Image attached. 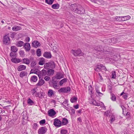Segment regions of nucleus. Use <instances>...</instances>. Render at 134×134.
Listing matches in <instances>:
<instances>
[{"mask_svg":"<svg viewBox=\"0 0 134 134\" xmlns=\"http://www.w3.org/2000/svg\"><path fill=\"white\" fill-rule=\"evenodd\" d=\"M15 53V52H11L10 54V56L12 57H16V54Z\"/></svg>","mask_w":134,"mask_h":134,"instance_id":"obj_48","label":"nucleus"},{"mask_svg":"<svg viewBox=\"0 0 134 134\" xmlns=\"http://www.w3.org/2000/svg\"><path fill=\"white\" fill-rule=\"evenodd\" d=\"M47 74V72L45 70H43L41 71H39L38 73V76L40 78L41 77L43 76L46 75Z\"/></svg>","mask_w":134,"mask_h":134,"instance_id":"obj_10","label":"nucleus"},{"mask_svg":"<svg viewBox=\"0 0 134 134\" xmlns=\"http://www.w3.org/2000/svg\"><path fill=\"white\" fill-rule=\"evenodd\" d=\"M40 43L37 41H34L32 43V45L33 47L37 48L40 46Z\"/></svg>","mask_w":134,"mask_h":134,"instance_id":"obj_12","label":"nucleus"},{"mask_svg":"<svg viewBox=\"0 0 134 134\" xmlns=\"http://www.w3.org/2000/svg\"><path fill=\"white\" fill-rule=\"evenodd\" d=\"M11 60L12 62L15 63H19L21 62V60L20 59L16 58H12Z\"/></svg>","mask_w":134,"mask_h":134,"instance_id":"obj_14","label":"nucleus"},{"mask_svg":"<svg viewBox=\"0 0 134 134\" xmlns=\"http://www.w3.org/2000/svg\"><path fill=\"white\" fill-rule=\"evenodd\" d=\"M38 127V125L36 123H34L33 125V129L36 130Z\"/></svg>","mask_w":134,"mask_h":134,"instance_id":"obj_49","label":"nucleus"},{"mask_svg":"<svg viewBox=\"0 0 134 134\" xmlns=\"http://www.w3.org/2000/svg\"><path fill=\"white\" fill-rule=\"evenodd\" d=\"M54 0H45L46 3L49 5H51L53 3Z\"/></svg>","mask_w":134,"mask_h":134,"instance_id":"obj_37","label":"nucleus"},{"mask_svg":"<svg viewBox=\"0 0 134 134\" xmlns=\"http://www.w3.org/2000/svg\"><path fill=\"white\" fill-rule=\"evenodd\" d=\"M9 34L5 35L3 37V42L4 44H7L10 42Z\"/></svg>","mask_w":134,"mask_h":134,"instance_id":"obj_4","label":"nucleus"},{"mask_svg":"<svg viewBox=\"0 0 134 134\" xmlns=\"http://www.w3.org/2000/svg\"><path fill=\"white\" fill-rule=\"evenodd\" d=\"M27 75V72L26 71H22L20 74L19 76L21 77H23L26 76Z\"/></svg>","mask_w":134,"mask_h":134,"instance_id":"obj_23","label":"nucleus"},{"mask_svg":"<svg viewBox=\"0 0 134 134\" xmlns=\"http://www.w3.org/2000/svg\"><path fill=\"white\" fill-rule=\"evenodd\" d=\"M91 103H92L94 105L97 106H99L100 103L97 102L94 99H92V100Z\"/></svg>","mask_w":134,"mask_h":134,"instance_id":"obj_24","label":"nucleus"},{"mask_svg":"<svg viewBox=\"0 0 134 134\" xmlns=\"http://www.w3.org/2000/svg\"><path fill=\"white\" fill-rule=\"evenodd\" d=\"M97 93V94L98 95H99V96H102V95H103V93H101L100 92H98Z\"/></svg>","mask_w":134,"mask_h":134,"instance_id":"obj_63","label":"nucleus"},{"mask_svg":"<svg viewBox=\"0 0 134 134\" xmlns=\"http://www.w3.org/2000/svg\"><path fill=\"white\" fill-rule=\"evenodd\" d=\"M11 50L12 52H16L18 51V48L15 46H12L11 47Z\"/></svg>","mask_w":134,"mask_h":134,"instance_id":"obj_29","label":"nucleus"},{"mask_svg":"<svg viewBox=\"0 0 134 134\" xmlns=\"http://www.w3.org/2000/svg\"><path fill=\"white\" fill-rule=\"evenodd\" d=\"M24 43L23 41H19L17 43L16 45L18 47H20L22 46Z\"/></svg>","mask_w":134,"mask_h":134,"instance_id":"obj_33","label":"nucleus"},{"mask_svg":"<svg viewBox=\"0 0 134 134\" xmlns=\"http://www.w3.org/2000/svg\"><path fill=\"white\" fill-rule=\"evenodd\" d=\"M123 97L125 99H126L127 98V95L125 93V94L123 95Z\"/></svg>","mask_w":134,"mask_h":134,"instance_id":"obj_60","label":"nucleus"},{"mask_svg":"<svg viewBox=\"0 0 134 134\" xmlns=\"http://www.w3.org/2000/svg\"><path fill=\"white\" fill-rule=\"evenodd\" d=\"M97 66H99L101 68V70H102L105 71L106 70V69L105 67L103 65L100 64L99 65H98Z\"/></svg>","mask_w":134,"mask_h":134,"instance_id":"obj_41","label":"nucleus"},{"mask_svg":"<svg viewBox=\"0 0 134 134\" xmlns=\"http://www.w3.org/2000/svg\"><path fill=\"white\" fill-rule=\"evenodd\" d=\"M23 63L29 64L30 63L29 60L27 58H24L23 59Z\"/></svg>","mask_w":134,"mask_h":134,"instance_id":"obj_32","label":"nucleus"},{"mask_svg":"<svg viewBox=\"0 0 134 134\" xmlns=\"http://www.w3.org/2000/svg\"><path fill=\"white\" fill-rule=\"evenodd\" d=\"M58 49L56 47H54L53 48V50L54 52H56L58 51Z\"/></svg>","mask_w":134,"mask_h":134,"instance_id":"obj_58","label":"nucleus"},{"mask_svg":"<svg viewBox=\"0 0 134 134\" xmlns=\"http://www.w3.org/2000/svg\"><path fill=\"white\" fill-rule=\"evenodd\" d=\"M30 38L29 37H27L25 39V41L26 42H29V41Z\"/></svg>","mask_w":134,"mask_h":134,"instance_id":"obj_59","label":"nucleus"},{"mask_svg":"<svg viewBox=\"0 0 134 134\" xmlns=\"http://www.w3.org/2000/svg\"><path fill=\"white\" fill-rule=\"evenodd\" d=\"M46 121L45 119H43L41 120L39 122L40 125L43 124L45 123Z\"/></svg>","mask_w":134,"mask_h":134,"instance_id":"obj_52","label":"nucleus"},{"mask_svg":"<svg viewBox=\"0 0 134 134\" xmlns=\"http://www.w3.org/2000/svg\"><path fill=\"white\" fill-rule=\"evenodd\" d=\"M54 73V71L52 69H50L47 71V75H53Z\"/></svg>","mask_w":134,"mask_h":134,"instance_id":"obj_22","label":"nucleus"},{"mask_svg":"<svg viewBox=\"0 0 134 134\" xmlns=\"http://www.w3.org/2000/svg\"><path fill=\"white\" fill-rule=\"evenodd\" d=\"M95 70L97 72L101 70V68L100 67H97L95 69Z\"/></svg>","mask_w":134,"mask_h":134,"instance_id":"obj_57","label":"nucleus"},{"mask_svg":"<svg viewBox=\"0 0 134 134\" xmlns=\"http://www.w3.org/2000/svg\"><path fill=\"white\" fill-rule=\"evenodd\" d=\"M48 93L49 96H51L53 94V90L51 89H49L48 91Z\"/></svg>","mask_w":134,"mask_h":134,"instance_id":"obj_39","label":"nucleus"},{"mask_svg":"<svg viewBox=\"0 0 134 134\" xmlns=\"http://www.w3.org/2000/svg\"><path fill=\"white\" fill-rule=\"evenodd\" d=\"M31 80L32 81L35 82L37 81V76H34L31 77Z\"/></svg>","mask_w":134,"mask_h":134,"instance_id":"obj_35","label":"nucleus"},{"mask_svg":"<svg viewBox=\"0 0 134 134\" xmlns=\"http://www.w3.org/2000/svg\"><path fill=\"white\" fill-rule=\"evenodd\" d=\"M47 130V128L45 126H42L38 130V134H44Z\"/></svg>","mask_w":134,"mask_h":134,"instance_id":"obj_7","label":"nucleus"},{"mask_svg":"<svg viewBox=\"0 0 134 134\" xmlns=\"http://www.w3.org/2000/svg\"><path fill=\"white\" fill-rule=\"evenodd\" d=\"M52 86H51L54 88L58 89L59 88V86L57 85V82H51Z\"/></svg>","mask_w":134,"mask_h":134,"instance_id":"obj_20","label":"nucleus"},{"mask_svg":"<svg viewBox=\"0 0 134 134\" xmlns=\"http://www.w3.org/2000/svg\"><path fill=\"white\" fill-rule=\"evenodd\" d=\"M120 106L122 110L123 114L124 115H125L127 116V117H129L130 116V113L129 112H127L126 113V108L122 105H121Z\"/></svg>","mask_w":134,"mask_h":134,"instance_id":"obj_8","label":"nucleus"},{"mask_svg":"<svg viewBox=\"0 0 134 134\" xmlns=\"http://www.w3.org/2000/svg\"><path fill=\"white\" fill-rule=\"evenodd\" d=\"M115 119V116L113 115H112L110 117V120L111 122L114 121Z\"/></svg>","mask_w":134,"mask_h":134,"instance_id":"obj_44","label":"nucleus"},{"mask_svg":"<svg viewBox=\"0 0 134 134\" xmlns=\"http://www.w3.org/2000/svg\"><path fill=\"white\" fill-rule=\"evenodd\" d=\"M70 90V88L69 87H63L60 89L58 91L59 93H67L69 92Z\"/></svg>","mask_w":134,"mask_h":134,"instance_id":"obj_6","label":"nucleus"},{"mask_svg":"<svg viewBox=\"0 0 134 134\" xmlns=\"http://www.w3.org/2000/svg\"><path fill=\"white\" fill-rule=\"evenodd\" d=\"M24 47L26 51H29L30 49V45L29 43H25L24 45Z\"/></svg>","mask_w":134,"mask_h":134,"instance_id":"obj_13","label":"nucleus"},{"mask_svg":"<svg viewBox=\"0 0 134 134\" xmlns=\"http://www.w3.org/2000/svg\"><path fill=\"white\" fill-rule=\"evenodd\" d=\"M71 10L74 13L79 14H82L84 13L85 10L83 8H79L76 4H71Z\"/></svg>","mask_w":134,"mask_h":134,"instance_id":"obj_1","label":"nucleus"},{"mask_svg":"<svg viewBox=\"0 0 134 134\" xmlns=\"http://www.w3.org/2000/svg\"><path fill=\"white\" fill-rule=\"evenodd\" d=\"M21 29L20 26H15L12 28V30L13 31H16L19 30Z\"/></svg>","mask_w":134,"mask_h":134,"instance_id":"obj_21","label":"nucleus"},{"mask_svg":"<svg viewBox=\"0 0 134 134\" xmlns=\"http://www.w3.org/2000/svg\"><path fill=\"white\" fill-rule=\"evenodd\" d=\"M110 111L108 110L107 111L104 112V115L107 116H109L110 115L109 114H110Z\"/></svg>","mask_w":134,"mask_h":134,"instance_id":"obj_50","label":"nucleus"},{"mask_svg":"<svg viewBox=\"0 0 134 134\" xmlns=\"http://www.w3.org/2000/svg\"><path fill=\"white\" fill-rule=\"evenodd\" d=\"M27 103L28 104L31 105L34 103V102L30 98H29L28 99Z\"/></svg>","mask_w":134,"mask_h":134,"instance_id":"obj_42","label":"nucleus"},{"mask_svg":"<svg viewBox=\"0 0 134 134\" xmlns=\"http://www.w3.org/2000/svg\"><path fill=\"white\" fill-rule=\"evenodd\" d=\"M44 82L45 81L43 79L39 80L38 83L36 84V85L37 86H41L44 84Z\"/></svg>","mask_w":134,"mask_h":134,"instance_id":"obj_19","label":"nucleus"},{"mask_svg":"<svg viewBox=\"0 0 134 134\" xmlns=\"http://www.w3.org/2000/svg\"><path fill=\"white\" fill-rule=\"evenodd\" d=\"M39 70L37 69H31L30 71V73H34L38 75Z\"/></svg>","mask_w":134,"mask_h":134,"instance_id":"obj_26","label":"nucleus"},{"mask_svg":"<svg viewBox=\"0 0 134 134\" xmlns=\"http://www.w3.org/2000/svg\"><path fill=\"white\" fill-rule=\"evenodd\" d=\"M74 107L76 109H77L79 108V105L78 104H77L76 105H74Z\"/></svg>","mask_w":134,"mask_h":134,"instance_id":"obj_61","label":"nucleus"},{"mask_svg":"<svg viewBox=\"0 0 134 134\" xmlns=\"http://www.w3.org/2000/svg\"><path fill=\"white\" fill-rule=\"evenodd\" d=\"M111 42L114 43H115L117 42L118 40L117 39L115 38H112L111 40Z\"/></svg>","mask_w":134,"mask_h":134,"instance_id":"obj_43","label":"nucleus"},{"mask_svg":"<svg viewBox=\"0 0 134 134\" xmlns=\"http://www.w3.org/2000/svg\"><path fill=\"white\" fill-rule=\"evenodd\" d=\"M112 78L115 79L116 77V75L115 72L114 71H113L112 72Z\"/></svg>","mask_w":134,"mask_h":134,"instance_id":"obj_46","label":"nucleus"},{"mask_svg":"<svg viewBox=\"0 0 134 134\" xmlns=\"http://www.w3.org/2000/svg\"><path fill=\"white\" fill-rule=\"evenodd\" d=\"M19 53L21 56L23 57L24 56V52L23 51H20Z\"/></svg>","mask_w":134,"mask_h":134,"instance_id":"obj_47","label":"nucleus"},{"mask_svg":"<svg viewBox=\"0 0 134 134\" xmlns=\"http://www.w3.org/2000/svg\"><path fill=\"white\" fill-rule=\"evenodd\" d=\"M56 79L55 76L54 77H53L52 78V81L51 82H57V80H55V79Z\"/></svg>","mask_w":134,"mask_h":134,"instance_id":"obj_56","label":"nucleus"},{"mask_svg":"<svg viewBox=\"0 0 134 134\" xmlns=\"http://www.w3.org/2000/svg\"><path fill=\"white\" fill-rule=\"evenodd\" d=\"M56 79H60L63 78V74L60 72H58L55 76Z\"/></svg>","mask_w":134,"mask_h":134,"instance_id":"obj_16","label":"nucleus"},{"mask_svg":"<svg viewBox=\"0 0 134 134\" xmlns=\"http://www.w3.org/2000/svg\"><path fill=\"white\" fill-rule=\"evenodd\" d=\"M95 49L98 52H104L107 51L105 49L103 48V46L100 45L97 46L96 47H95Z\"/></svg>","mask_w":134,"mask_h":134,"instance_id":"obj_9","label":"nucleus"},{"mask_svg":"<svg viewBox=\"0 0 134 134\" xmlns=\"http://www.w3.org/2000/svg\"><path fill=\"white\" fill-rule=\"evenodd\" d=\"M53 124L56 127H59L62 125V122L60 120L56 118L54 119Z\"/></svg>","mask_w":134,"mask_h":134,"instance_id":"obj_5","label":"nucleus"},{"mask_svg":"<svg viewBox=\"0 0 134 134\" xmlns=\"http://www.w3.org/2000/svg\"><path fill=\"white\" fill-rule=\"evenodd\" d=\"M71 53L74 56L76 57L83 55V53H82L80 49L77 50H71Z\"/></svg>","mask_w":134,"mask_h":134,"instance_id":"obj_2","label":"nucleus"},{"mask_svg":"<svg viewBox=\"0 0 134 134\" xmlns=\"http://www.w3.org/2000/svg\"><path fill=\"white\" fill-rule=\"evenodd\" d=\"M121 18L123 19V20H124V21L129 20L131 18V17L129 15L122 16H121Z\"/></svg>","mask_w":134,"mask_h":134,"instance_id":"obj_27","label":"nucleus"},{"mask_svg":"<svg viewBox=\"0 0 134 134\" xmlns=\"http://www.w3.org/2000/svg\"><path fill=\"white\" fill-rule=\"evenodd\" d=\"M68 123V120L65 118H63L62 121V124L63 125H66Z\"/></svg>","mask_w":134,"mask_h":134,"instance_id":"obj_30","label":"nucleus"},{"mask_svg":"<svg viewBox=\"0 0 134 134\" xmlns=\"http://www.w3.org/2000/svg\"><path fill=\"white\" fill-rule=\"evenodd\" d=\"M44 79L46 81H48L50 79V77L48 76H47L44 77Z\"/></svg>","mask_w":134,"mask_h":134,"instance_id":"obj_54","label":"nucleus"},{"mask_svg":"<svg viewBox=\"0 0 134 134\" xmlns=\"http://www.w3.org/2000/svg\"><path fill=\"white\" fill-rule=\"evenodd\" d=\"M68 101L67 100H65V101H64V102L62 103V104L63 105H66L67 104V105H68Z\"/></svg>","mask_w":134,"mask_h":134,"instance_id":"obj_53","label":"nucleus"},{"mask_svg":"<svg viewBox=\"0 0 134 134\" xmlns=\"http://www.w3.org/2000/svg\"><path fill=\"white\" fill-rule=\"evenodd\" d=\"M37 55L38 57H40L41 55V51L40 49L38 48L36 51Z\"/></svg>","mask_w":134,"mask_h":134,"instance_id":"obj_38","label":"nucleus"},{"mask_svg":"<svg viewBox=\"0 0 134 134\" xmlns=\"http://www.w3.org/2000/svg\"><path fill=\"white\" fill-rule=\"evenodd\" d=\"M36 64V62H35L33 61L31 63L30 65L32 67L34 68V66Z\"/></svg>","mask_w":134,"mask_h":134,"instance_id":"obj_51","label":"nucleus"},{"mask_svg":"<svg viewBox=\"0 0 134 134\" xmlns=\"http://www.w3.org/2000/svg\"><path fill=\"white\" fill-rule=\"evenodd\" d=\"M111 98L113 101H115L116 100V97L114 94H111Z\"/></svg>","mask_w":134,"mask_h":134,"instance_id":"obj_40","label":"nucleus"},{"mask_svg":"<svg viewBox=\"0 0 134 134\" xmlns=\"http://www.w3.org/2000/svg\"><path fill=\"white\" fill-rule=\"evenodd\" d=\"M43 56L47 58H50L51 57L52 55L50 53L45 52L43 54Z\"/></svg>","mask_w":134,"mask_h":134,"instance_id":"obj_15","label":"nucleus"},{"mask_svg":"<svg viewBox=\"0 0 134 134\" xmlns=\"http://www.w3.org/2000/svg\"><path fill=\"white\" fill-rule=\"evenodd\" d=\"M59 5L58 4H53L52 7L53 9H58L59 7Z\"/></svg>","mask_w":134,"mask_h":134,"instance_id":"obj_28","label":"nucleus"},{"mask_svg":"<svg viewBox=\"0 0 134 134\" xmlns=\"http://www.w3.org/2000/svg\"><path fill=\"white\" fill-rule=\"evenodd\" d=\"M15 34V32H12V34H10V37L12 38H14V36Z\"/></svg>","mask_w":134,"mask_h":134,"instance_id":"obj_55","label":"nucleus"},{"mask_svg":"<svg viewBox=\"0 0 134 134\" xmlns=\"http://www.w3.org/2000/svg\"><path fill=\"white\" fill-rule=\"evenodd\" d=\"M100 105L99 106H100L102 107H105L104 104L102 102H101L100 103Z\"/></svg>","mask_w":134,"mask_h":134,"instance_id":"obj_62","label":"nucleus"},{"mask_svg":"<svg viewBox=\"0 0 134 134\" xmlns=\"http://www.w3.org/2000/svg\"><path fill=\"white\" fill-rule=\"evenodd\" d=\"M44 67L45 68L49 67L52 69H54L55 67V65L54 62H50L46 63L44 65Z\"/></svg>","mask_w":134,"mask_h":134,"instance_id":"obj_3","label":"nucleus"},{"mask_svg":"<svg viewBox=\"0 0 134 134\" xmlns=\"http://www.w3.org/2000/svg\"><path fill=\"white\" fill-rule=\"evenodd\" d=\"M56 114V113L53 109L49 110L48 111V115L51 117H53Z\"/></svg>","mask_w":134,"mask_h":134,"instance_id":"obj_11","label":"nucleus"},{"mask_svg":"<svg viewBox=\"0 0 134 134\" xmlns=\"http://www.w3.org/2000/svg\"><path fill=\"white\" fill-rule=\"evenodd\" d=\"M36 88H35L31 90V92L32 95H34L37 97L38 96L39 93H37L36 92Z\"/></svg>","mask_w":134,"mask_h":134,"instance_id":"obj_18","label":"nucleus"},{"mask_svg":"<svg viewBox=\"0 0 134 134\" xmlns=\"http://www.w3.org/2000/svg\"><path fill=\"white\" fill-rule=\"evenodd\" d=\"M67 81V79L66 78L64 79L61 80L60 81H59V85L60 86H62L64 83L66 82Z\"/></svg>","mask_w":134,"mask_h":134,"instance_id":"obj_31","label":"nucleus"},{"mask_svg":"<svg viewBox=\"0 0 134 134\" xmlns=\"http://www.w3.org/2000/svg\"><path fill=\"white\" fill-rule=\"evenodd\" d=\"M67 132V131L65 130L62 129L60 131V133L62 134H65Z\"/></svg>","mask_w":134,"mask_h":134,"instance_id":"obj_45","label":"nucleus"},{"mask_svg":"<svg viewBox=\"0 0 134 134\" xmlns=\"http://www.w3.org/2000/svg\"><path fill=\"white\" fill-rule=\"evenodd\" d=\"M40 60L38 62V64L40 65H43L44 63V59L43 58H40Z\"/></svg>","mask_w":134,"mask_h":134,"instance_id":"obj_25","label":"nucleus"},{"mask_svg":"<svg viewBox=\"0 0 134 134\" xmlns=\"http://www.w3.org/2000/svg\"><path fill=\"white\" fill-rule=\"evenodd\" d=\"M121 17V16H116L115 17V19L116 20L119 21H124L123 19Z\"/></svg>","mask_w":134,"mask_h":134,"instance_id":"obj_34","label":"nucleus"},{"mask_svg":"<svg viewBox=\"0 0 134 134\" xmlns=\"http://www.w3.org/2000/svg\"><path fill=\"white\" fill-rule=\"evenodd\" d=\"M70 101L72 103L75 102L77 101V98L74 97L71 98Z\"/></svg>","mask_w":134,"mask_h":134,"instance_id":"obj_36","label":"nucleus"},{"mask_svg":"<svg viewBox=\"0 0 134 134\" xmlns=\"http://www.w3.org/2000/svg\"><path fill=\"white\" fill-rule=\"evenodd\" d=\"M26 68V66L23 65H19L17 68L18 71H21L25 70Z\"/></svg>","mask_w":134,"mask_h":134,"instance_id":"obj_17","label":"nucleus"},{"mask_svg":"<svg viewBox=\"0 0 134 134\" xmlns=\"http://www.w3.org/2000/svg\"><path fill=\"white\" fill-rule=\"evenodd\" d=\"M95 90L96 92L97 93L99 92V91L98 90V87L96 88H95Z\"/></svg>","mask_w":134,"mask_h":134,"instance_id":"obj_64","label":"nucleus"}]
</instances>
